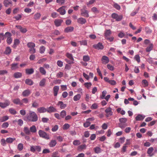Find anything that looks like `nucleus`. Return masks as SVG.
I'll return each mask as SVG.
<instances>
[{
	"label": "nucleus",
	"mask_w": 157,
	"mask_h": 157,
	"mask_svg": "<svg viewBox=\"0 0 157 157\" xmlns=\"http://www.w3.org/2000/svg\"><path fill=\"white\" fill-rule=\"evenodd\" d=\"M24 120L27 122H36L38 120V117L35 112L30 111L29 113L24 117Z\"/></svg>",
	"instance_id": "nucleus-1"
},
{
	"label": "nucleus",
	"mask_w": 157,
	"mask_h": 157,
	"mask_svg": "<svg viewBox=\"0 0 157 157\" xmlns=\"http://www.w3.org/2000/svg\"><path fill=\"white\" fill-rule=\"evenodd\" d=\"M27 46L29 48V52L30 53L34 54L36 52L35 44L34 43L29 42L27 43Z\"/></svg>",
	"instance_id": "nucleus-2"
},
{
	"label": "nucleus",
	"mask_w": 157,
	"mask_h": 157,
	"mask_svg": "<svg viewBox=\"0 0 157 157\" xmlns=\"http://www.w3.org/2000/svg\"><path fill=\"white\" fill-rule=\"evenodd\" d=\"M38 134L40 136L46 140L50 139L49 135L43 131L40 130L38 131Z\"/></svg>",
	"instance_id": "nucleus-3"
},
{
	"label": "nucleus",
	"mask_w": 157,
	"mask_h": 157,
	"mask_svg": "<svg viewBox=\"0 0 157 157\" xmlns=\"http://www.w3.org/2000/svg\"><path fill=\"white\" fill-rule=\"evenodd\" d=\"M5 36L7 38L6 42L7 43L10 44L12 41V39L11 38L12 34L9 32H6L5 34Z\"/></svg>",
	"instance_id": "nucleus-4"
},
{
	"label": "nucleus",
	"mask_w": 157,
	"mask_h": 157,
	"mask_svg": "<svg viewBox=\"0 0 157 157\" xmlns=\"http://www.w3.org/2000/svg\"><path fill=\"white\" fill-rule=\"evenodd\" d=\"M112 18L115 19L116 21H121L123 18V16L121 15H119L115 13H113L111 15Z\"/></svg>",
	"instance_id": "nucleus-5"
},
{
	"label": "nucleus",
	"mask_w": 157,
	"mask_h": 157,
	"mask_svg": "<svg viewBox=\"0 0 157 157\" xmlns=\"http://www.w3.org/2000/svg\"><path fill=\"white\" fill-rule=\"evenodd\" d=\"M86 8V7L84 6L83 7V9L81 10V15L84 17H89L88 12L87 10L84 9Z\"/></svg>",
	"instance_id": "nucleus-6"
},
{
	"label": "nucleus",
	"mask_w": 157,
	"mask_h": 157,
	"mask_svg": "<svg viewBox=\"0 0 157 157\" xmlns=\"http://www.w3.org/2000/svg\"><path fill=\"white\" fill-rule=\"evenodd\" d=\"M105 112L106 113V116L107 117H109L113 115L112 109L110 107L106 109L105 110Z\"/></svg>",
	"instance_id": "nucleus-7"
},
{
	"label": "nucleus",
	"mask_w": 157,
	"mask_h": 157,
	"mask_svg": "<svg viewBox=\"0 0 157 157\" xmlns=\"http://www.w3.org/2000/svg\"><path fill=\"white\" fill-rule=\"evenodd\" d=\"M93 46L95 49L98 50H102L104 48L103 45L100 42H99L97 44L94 45Z\"/></svg>",
	"instance_id": "nucleus-8"
},
{
	"label": "nucleus",
	"mask_w": 157,
	"mask_h": 157,
	"mask_svg": "<svg viewBox=\"0 0 157 157\" xmlns=\"http://www.w3.org/2000/svg\"><path fill=\"white\" fill-rule=\"evenodd\" d=\"M3 4L5 7H7L12 6V2L11 0H4Z\"/></svg>",
	"instance_id": "nucleus-9"
},
{
	"label": "nucleus",
	"mask_w": 157,
	"mask_h": 157,
	"mask_svg": "<svg viewBox=\"0 0 157 157\" xmlns=\"http://www.w3.org/2000/svg\"><path fill=\"white\" fill-rule=\"evenodd\" d=\"M10 104V102L8 100H6L4 103L0 102V107L2 108H5Z\"/></svg>",
	"instance_id": "nucleus-10"
},
{
	"label": "nucleus",
	"mask_w": 157,
	"mask_h": 157,
	"mask_svg": "<svg viewBox=\"0 0 157 157\" xmlns=\"http://www.w3.org/2000/svg\"><path fill=\"white\" fill-rule=\"evenodd\" d=\"M13 102L15 104L20 105V106L23 105V103L21 100L19 98L13 99L12 100Z\"/></svg>",
	"instance_id": "nucleus-11"
},
{
	"label": "nucleus",
	"mask_w": 157,
	"mask_h": 157,
	"mask_svg": "<svg viewBox=\"0 0 157 157\" xmlns=\"http://www.w3.org/2000/svg\"><path fill=\"white\" fill-rule=\"evenodd\" d=\"M65 7L64 6H63L60 7L57 10V11L59 12L61 15H63L66 13V11L65 10Z\"/></svg>",
	"instance_id": "nucleus-12"
},
{
	"label": "nucleus",
	"mask_w": 157,
	"mask_h": 157,
	"mask_svg": "<svg viewBox=\"0 0 157 157\" xmlns=\"http://www.w3.org/2000/svg\"><path fill=\"white\" fill-rule=\"evenodd\" d=\"M101 61L102 63L106 64L109 62V59L108 57L106 56H104L102 57Z\"/></svg>",
	"instance_id": "nucleus-13"
},
{
	"label": "nucleus",
	"mask_w": 157,
	"mask_h": 157,
	"mask_svg": "<svg viewBox=\"0 0 157 157\" xmlns=\"http://www.w3.org/2000/svg\"><path fill=\"white\" fill-rule=\"evenodd\" d=\"M31 93L30 90L29 89H27L24 90L22 93L23 97H27L29 96Z\"/></svg>",
	"instance_id": "nucleus-14"
},
{
	"label": "nucleus",
	"mask_w": 157,
	"mask_h": 157,
	"mask_svg": "<svg viewBox=\"0 0 157 157\" xmlns=\"http://www.w3.org/2000/svg\"><path fill=\"white\" fill-rule=\"evenodd\" d=\"M57 111L56 109L53 106H50L47 109V111L48 113H50L52 112H56Z\"/></svg>",
	"instance_id": "nucleus-15"
},
{
	"label": "nucleus",
	"mask_w": 157,
	"mask_h": 157,
	"mask_svg": "<svg viewBox=\"0 0 157 157\" xmlns=\"http://www.w3.org/2000/svg\"><path fill=\"white\" fill-rule=\"evenodd\" d=\"M59 89V87L58 86H55L53 87V91L54 95L55 96H57Z\"/></svg>",
	"instance_id": "nucleus-16"
},
{
	"label": "nucleus",
	"mask_w": 157,
	"mask_h": 157,
	"mask_svg": "<svg viewBox=\"0 0 157 157\" xmlns=\"http://www.w3.org/2000/svg\"><path fill=\"white\" fill-rule=\"evenodd\" d=\"M37 111L40 113H43L47 111V109L44 107H40L37 109Z\"/></svg>",
	"instance_id": "nucleus-17"
},
{
	"label": "nucleus",
	"mask_w": 157,
	"mask_h": 157,
	"mask_svg": "<svg viewBox=\"0 0 157 157\" xmlns=\"http://www.w3.org/2000/svg\"><path fill=\"white\" fill-rule=\"evenodd\" d=\"M77 22L79 24H83L86 22V21L85 19L80 17L77 19Z\"/></svg>",
	"instance_id": "nucleus-18"
},
{
	"label": "nucleus",
	"mask_w": 157,
	"mask_h": 157,
	"mask_svg": "<svg viewBox=\"0 0 157 157\" xmlns=\"http://www.w3.org/2000/svg\"><path fill=\"white\" fill-rule=\"evenodd\" d=\"M57 105L59 106L62 109H64L67 106V105L64 104L62 101H59L57 103Z\"/></svg>",
	"instance_id": "nucleus-19"
},
{
	"label": "nucleus",
	"mask_w": 157,
	"mask_h": 157,
	"mask_svg": "<svg viewBox=\"0 0 157 157\" xmlns=\"http://www.w3.org/2000/svg\"><path fill=\"white\" fill-rule=\"evenodd\" d=\"M153 150V148L152 147H150L148 149L147 153L150 156H152L154 155L152 153Z\"/></svg>",
	"instance_id": "nucleus-20"
},
{
	"label": "nucleus",
	"mask_w": 157,
	"mask_h": 157,
	"mask_svg": "<svg viewBox=\"0 0 157 157\" xmlns=\"http://www.w3.org/2000/svg\"><path fill=\"white\" fill-rule=\"evenodd\" d=\"M63 22V20L61 19H57L56 20L54 21V23L55 24V25L57 26H60L61 25V24Z\"/></svg>",
	"instance_id": "nucleus-21"
},
{
	"label": "nucleus",
	"mask_w": 157,
	"mask_h": 157,
	"mask_svg": "<svg viewBox=\"0 0 157 157\" xmlns=\"http://www.w3.org/2000/svg\"><path fill=\"white\" fill-rule=\"evenodd\" d=\"M74 28L72 26H68L66 28L64 31L66 33H69L72 32L74 30Z\"/></svg>",
	"instance_id": "nucleus-22"
},
{
	"label": "nucleus",
	"mask_w": 157,
	"mask_h": 157,
	"mask_svg": "<svg viewBox=\"0 0 157 157\" xmlns=\"http://www.w3.org/2000/svg\"><path fill=\"white\" fill-rule=\"evenodd\" d=\"M18 65V63H13L11 65V69L13 70L17 69L19 67Z\"/></svg>",
	"instance_id": "nucleus-23"
},
{
	"label": "nucleus",
	"mask_w": 157,
	"mask_h": 157,
	"mask_svg": "<svg viewBox=\"0 0 157 157\" xmlns=\"http://www.w3.org/2000/svg\"><path fill=\"white\" fill-rule=\"evenodd\" d=\"M56 143V141L55 140H52L49 144V145L50 147H53L55 146Z\"/></svg>",
	"instance_id": "nucleus-24"
},
{
	"label": "nucleus",
	"mask_w": 157,
	"mask_h": 157,
	"mask_svg": "<svg viewBox=\"0 0 157 157\" xmlns=\"http://www.w3.org/2000/svg\"><path fill=\"white\" fill-rule=\"evenodd\" d=\"M145 117V116L139 114L136 117L135 119L137 121H140L143 120Z\"/></svg>",
	"instance_id": "nucleus-25"
},
{
	"label": "nucleus",
	"mask_w": 157,
	"mask_h": 157,
	"mask_svg": "<svg viewBox=\"0 0 157 157\" xmlns=\"http://www.w3.org/2000/svg\"><path fill=\"white\" fill-rule=\"evenodd\" d=\"M23 131L25 134L27 135H29L30 134V129L27 127H25L24 128Z\"/></svg>",
	"instance_id": "nucleus-26"
},
{
	"label": "nucleus",
	"mask_w": 157,
	"mask_h": 157,
	"mask_svg": "<svg viewBox=\"0 0 157 157\" xmlns=\"http://www.w3.org/2000/svg\"><path fill=\"white\" fill-rule=\"evenodd\" d=\"M26 73L27 74L30 75L32 74L34 72V69L32 68L27 69L25 70Z\"/></svg>",
	"instance_id": "nucleus-27"
},
{
	"label": "nucleus",
	"mask_w": 157,
	"mask_h": 157,
	"mask_svg": "<svg viewBox=\"0 0 157 157\" xmlns=\"http://www.w3.org/2000/svg\"><path fill=\"white\" fill-rule=\"evenodd\" d=\"M20 41L18 39H16L14 40V44L13 47L14 48H15L17 45L20 43Z\"/></svg>",
	"instance_id": "nucleus-28"
},
{
	"label": "nucleus",
	"mask_w": 157,
	"mask_h": 157,
	"mask_svg": "<svg viewBox=\"0 0 157 157\" xmlns=\"http://www.w3.org/2000/svg\"><path fill=\"white\" fill-rule=\"evenodd\" d=\"M25 83L26 84L30 86H31L33 84V81L29 79H26L25 80Z\"/></svg>",
	"instance_id": "nucleus-29"
},
{
	"label": "nucleus",
	"mask_w": 157,
	"mask_h": 157,
	"mask_svg": "<svg viewBox=\"0 0 157 157\" xmlns=\"http://www.w3.org/2000/svg\"><path fill=\"white\" fill-rule=\"evenodd\" d=\"M30 132L35 133L36 132L37 130L36 126L35 125H33L30 128Z\"/></svg>",
	"instance_id": "nucleus-30"
},
{
	"label": "nucleus",
	"mask_w": 157,
	"mask_h": 157,
	"mask_svg": "<svg viewBox=\"0 0 157 157\" xmlns=\"http://www.w3.org/2000/svg\"><path fill=\"white\" fill-rule=\"evenodd\" d=\"M153 44L152 43L150 44L148 47L147 48L146 51L147 52H149L152 50Z\"/></svg>",
	"instance_id": "nucleus-31"
},
{
	"label": "nucleus",
	"mask_w": 157,
	"mask_h": 157,
	"mask_svg": "<svg viewBox=\"0 0 157 157\" xmlns=\"http://www.w3.org/2000/svg\"><path fill=\"white\" fill-rule=\"evenodd\" d=\"M11 51V49L9 47H7L6 48L4 53L6 55L10 54Z\"/></svg>",
	"instance_id": "nucleus-32"
},
{
	"label": "nucleus",
	"mask_w": 157,
	"mask_h": 157,
	"mask_svg": "<svg viewBox=\"0 0 157 157\" xmlns=\"http://www.w3.org/2000/svg\"><path fill=\"white\" fill-rule=\"evenodd\" d=\"M16 140L15 138H12L11 137H9L7 138L6 140V141L7 143H11L14 141Z\"/></svg>",
	"instance_id": "nucleus-33"
},
{
	"label": "nucleus",
	"mask_w": 157,
	"mask_h": 157,
	"mask_svg": "<svg viewBox=\"0 0 157 157\" xmlns=\"http://www.w3.org/2000/svg\"><path fill=\"white\" fill-rule=\"evenodd\" d=\"M46 82V80L45 78L42 79L39 82V85L41 86H43L45 85Z\"/></svg>",
	"instance_id": "nucleus-34"
},
{
	"label": "nucleus",
	"mask_w": 157,
	"mask_h": 157,
	"mask_svg": "<svg viewBox=\"0 0 157 157\" xmlns=\"http://www.w3.org/2000/svg\"><path fill=\"white\" fill-rule=\"evenodd\" d=\"M94 149L95 152L97 154L100 153L101 151V149L99 147H96L94 148Z\"/></svg>",
	"instance_id": "nucleus-35"
},
{
	"label": "nucleus",
	"mask_w": 157,
	"mask_h": 157,
	"mask_svg": "<svg viewBox=\"0 0 157 157\" xmlns=\"http://www.w3.org/2000/svg\"><path fill=\"white\" fill-rule=\"evenodd\" d=\"M14 77L16 78H20L22 76V74L19 72H16L13 75Z\"/></svg>",
	"instance_id": "nucleus-36"
},
{
	"label": "nucleus",
	"mask_w": 157,
	"mask_h": 157,
	"mask_svg": "<svg viewBox=\"0 0 157 157\" xmlns=\"http://www.w3.org/2000/svg\"><path fill=\"white\" fill-rule=\"evenodd\" d=\"M17 122L18 124L20 126H22V125L23 124V120L21 119H18L17 121L16 120L13 121L14 122Z\"/></svg>",
	"instance_id": "nucleus-37"
},
{
	"label": "nucleus",
	"mask_w": 157,
	"mask_h": 157,
	"mask_svg": "<svg viewBox=\"0 0 157 157\" xmlns=\"http://www.w3.org/2000/svg\"><path fill=\"white\" fill-rule=\"evenodd\" d=\"M41 14L40 13H37L34 15V19L36 20L39 19L40 17Z\"/></svg>",
	"instance_id": "nucleus-38"
},
{
	"label": "nucleus",
	"mask_w": 157,
	"mask_h": 157,
	"mask_svg": "<svg viewBox=\"0 0 157 157\" xmlns=\"http://www.w3.org/2000/svg\"><path fill=\"white\" fill-rule=\"evenodd\" d=\"M81 96L79 94L75 95L73 98L74 101H76L78 100L81 98Z\"/></svg>",
	"instance_id": "nucleus-39"
},
{
	"label": "nucleus",
	"mask_w": 157,
	"mask_h": 157,
	"mask_svg": "<svg viewBox=\"0 0 157 157\" xmlns=\"http://www.w3.org/2000/svg\"><path fill=\"white\" fill-rule=\"evenodd\" d=\"M111 34V31L110 29L107 30L105 33V38L109 37Z\"/></svg>",
	"instance_id": "nucleus-40"
},
{
	"label": "nucleus",
	"mask_w": 157,
	"mask_h": 157,
	"mask_svg": "<svg viewBox=\"0 0 157 157\" xmlns=\"http://www.w3.org/2000/svg\"><path fill=\"white\" fill-rule=\"evenodd\" d=\"M86 148V146L85 144H82L80 145L78 147V150L81 151L82 149H85Z\"/></svg>",
	"instance_id": "nucleus-41"
},
{
	"label": "nucleus",
	"mask_w": 157,
	"mask_h": 157,
	"mask_svg": "<svg viewBox=\"0 0 157 157\" xmlns=\"http://www.w3.org/2000/svg\"><path fill=\"white\" fill-rule=\"evenodd\" d=\"M39 71L40 72L42 75H45L46 74V71L44 70V68L42 67H40L39 68Z\"/></svg>",
	"instance_id": "nucleus-42"
},
{
	"label": "nucleus",
	"mask_w": 157,
	"mask_h": 157,
	"mask_svg": "<svg viewBox=\"0 0 157 157\" xmlns=\"http://www.w3.org/2000/svg\"><path fill=\"white\" fill-rule=\"evenodd\" d=\"M142 84L144 86V87H147L148 86V83L147 80L145 79L143 80L142 81Z\"/></svg>",
	"instance_id": "nucleus-43"
},
{
	"label": "nucleus",
	"mask_w": 157,
	"mask_h": 157,
	"mask_svg": "<svg viewBox=\"0 0 157 157\" xmlns=\"http://www.w3.org/2000/svg\"><path fill=\"white\" fill-rule=\"evenodd\" d=\"M67 115V113L65 111V110H62L60 113V117L63 118L65 116Z\"/></svg>",
	"instance_id": "nucleus-44"
},
{
	"label": "nucleus",
	"mask_w": 157,
	"mask_h": 157,
	"mask_svg": "<svg viewBox=\"0 0 157 157\" xmlns=\"http://www.w3.org/2000/svg\"><path fill=\"white\" fill-rule=\"evenodd\" d=\"M90 59V58L88 56H84L83 57V60L85 62L89 61Z\"/></svg>",
	"instance_id": "nucleus-45"
},
{
	"label": "nucleus",
	"mask_w": 157,
	"mask_h": 157,
	"mask_svg": "<svg viewBox=\"0 0 157 157\" xmlns=\"http://www.w3.org/2000/svg\"><path fill=\"white\" fill-rule=\"evenodd\" d=\"M127 125L126 123H120L119 124V127L122 129L124 128Z\"/></svg>",
	"instance_id": "nucleus-46"
},
{
	"label": "nucleus",
	"mask_w": 157,
	"mask_h": 157,
	"mask_svg": "<svg viewBox=\"0 0 157 157\" xmlns=\"http://www.w3.org/2000/svg\"><path fill=\"white\" fill-rule=\"evenodd\" d=\"M65 0H56V2L59 4L61 5L64 4Z\"/></svg>",
	"instance_id": "nucleus-47"
},
{
	"label": "nucleus",
	"mask_w": 157,
	"mask_h": 157,
	"mask_svg": "<svg viewBox=\"0 0 157 157\" xmlns=\"http://www.w3.org/2000/svg\"><path fill=\"white\" fill-rule=\"evenodd\" d=\"M17 148L19 151H21L23 148V144L21 143L19 144L17 146Z\"/></svg>",
	"instance_id": "nucleus-48"
},
{
	"label": "nucleus",
	"mask_w": 157,
	"mask_h": 157,
	"mask_svg": "<svg viewBox=\"0 0 157 157\" xmlns=\"http://www.w3.org/2000/svg\"><path fill=\"white\" fill-rule=\"evenodd\" d=\"M66 56L71 60L73 61L74 60V58H73L72 54L69 53H67L66 54Z\"/></svg>",
	"instance_id": "nucleus-49"
},
{
	"label": "nucleus",
	"mask_w": 157,
	"mask_h": 157,
	"mask_svg": "<svg viewBox=\"0 0 157 157\" xmlns=\"http://www.w3.org/2000/svg\"><path fill=\"white\" fill-rule=\"evenodd\" d=\"M91 11L94 13H98L99 12V11L96 7H93L91 9Z\"/></svg>",
	"instance_id": "nucleus-50"
},
{
	"label": "nucleus",
	"mask_w": 157,
	"mask_h": 157,
	"mask_svg": "<svg viewBox=\"0 0 157 157\" xmlns=\"http://www.w3.org/2000/svg\"><path fill=\"white\" fill-rule=\"evenodd\" d=\"M145 30L146 33L147 34H150L152 32L151 30L149 27H146L145 28Z\"/></svg>",
	"instance_id": "nucleus-51"
},
{
	"label": "nucleus",
	"mask_w": 157,
	"mask_h": 157,
	"mask_svg": "<svg viewBox=\"0 0 157 157\" xmlns=\"http://www.w3.org/2000/svg\"><path fill=\"white\" fill-rule=\"evenodd\" d=\"M70 127V125L68 124H65L63 126V129L64 130H67Z\"/></svg>",
	"instance_id": "nucleus-52"
},
{
	"label": "nucleus",
	"mask_w": 157,
	"mask_h": 157,
	"mask_svg": "<svg viewBox=\"0 0 157 157\" xmlns=\"http://www.w3.org/2000/svg\"><path fill=\"white\" fill-rule=\"evenodd\" d=\"M91 123L89 121H87L86 122L83 124V126L85 128H87L90 124Z\"/></svg>",
	"instance_id": "nucleus-53"
},
{
	"label": "nucleus",
	"mask_w": 157,
	"mask_h": 157,
	"mask_svg": "<svg viewBox=\"0 0 157 157\" xmlns=\"http://www.w3.org/2000/svg\"><path fill=\"white\" fill-rule=\"evenodd\" d=\"M84 86L86 87L87 88V89H89L90 87L92 85V84L91 82H86L84 84Z\"/></svg>",
	"instance_id": "nucleus-54"
},
{
	"label": "nucleus",
	"mask_w": 157,
	"mask_h": 157,
	"mask_svg": "<svg viewBox=\"0 0 157 157\" xmlns=\"http://www.w3.org/2000/svg\"><path fill=\"white\" fill-rule=\"evenodd\" d=\"M39 106V104L36 101H34L33 102L32 104V107L34 108H37Z\"/></svg>",
	"instance_id": "nucleus-55"
},
{
	"label": "nucleus",
	"mask_w": 157,
	"mask_h": 157,
	"mask_svg": "<svg viewBox=\"0 0 157 157\" xmlns=\"http://www.w3.org/2000/svg\"><path fill=\"white\" fill-rule=\"evenodd\" d=\"M127 118H120L119 119L120 122L121 123H125L127 121Z\"/></svg>",
	"instance_id": "nucleus-56"
},
{
	"label": "nucleus",
	"mask_w": 157,
	"mask_h": 157,
	"mask_svg": "<svg viewBox=\"0 0 157 157\" xmlns=\"http://www.w3.org/2000/svg\"><path fill=\"white\" fill-rule=\"evenodd\" d=\"M106 94L107 91L105 90L103 91L102 93V95L100 97L102 99H104Z\"/></svg>",
	"instance_id": "nucleus-57"
},
{
	"label": "nucleus",
	"mask_w": 157,
	"mask_h": 157,
	"mask_svg": "<svg viewBox=\"0 0 157 157\" xmlns=\"http://www.w3.org/2000/svg\"><path fill=\"white\" fill-rule=\"evenodd\" d=\"M134 59L137 61L138 63H139L140 62V57L139 55H136L134 57Z\"/></svg>",
	"instance_id": "nucleus-58"
},
{
	"label": "nucleus",
	"mask_w": 157,
	"mask_h": 157,
	"mask_svg": "<svg viewBox=\"0 0 157 157\" xmlns=\"http://www.w3.org/2000/svg\"><path fill=\"white\" fill-rule=\"evenodd\" d=\"M63 73L62 72H59L56 74V76L57 78H60L63 76Z\"/></svg>",
	"instance_id": "nucleus-59"
},
{
	"label": "nucleus",
	"mask_w": 157,
	"mask_h": 157,
	"mask_svg": "<svg viewBox=\"0 0 157 157\" xmlns=\"http://www.w3.org/2000/svg\"><path fill=\"white\" fill-rule=\"evenodd\" d=\"M45 48L44 46L40 47V53H43L45 51Z\"/></svg>",
	"instance_id": "nucleus-60"
},
{
	"label": "nucleus",
	"mask_w": 157,
	"mask_h": 157,
	"mask_svg": "<svg viewBox=\"0 0 157 157\" xmlns=\"http://www.w3.org/2000/svg\"><path fill=\"white\" fill-rule=\"evenodd\" d=\"M58 14L56 12H53L51 13V16L53 18H56L58 16Z\"/></svg>",
	"instance_id": "nucleus-61"
},
{
	"label": "nucleus",
	"mask_w": 157,
	"mask_h": 157,
	"mask_svg": "<svg viewBox=\"0 0 157 157\" xmlns=\"http://www.w3.org/2000/svg\"><path fill=\"white\" fill-rule=\"evenodd\" d=\"M52 157H60L58 154V152L56 151L53 152L52 154Z\"/></svg>",
	"instance_id": "nucleus-62"
},
{
	"label": "nucleus",
	"mask_w": 157,
	"mask_h": 157,
	"mask_svg": "<svg viewBox=\"0 0 157 157\" xmlns=\"http://www.w3.org/2000/svg\"><path fill=\"white\" fill-rule=\"evenodd\" d=\"M113 7L117 10H120L121 9V7L117 3H115L114 4Z\"/></svg>",
	"instance_id": "nucleus-63"
},
{
	"label": "nucleus",
	"mask_w": 157,
	"mask_h": 157,
	"mask_svg": "<svg viewBox=\"0 0 157 157\" xmlns=\"http://www.w3.org/2000/svg\"><path fill=\"white\" fill-rule=\"evenodd\" d=\"M59 127L58 125H55L52 128V130L53 132H56L58 129Z\"/></svg>",
	"instance_id": "nucleus-64"
}]
</instances>
